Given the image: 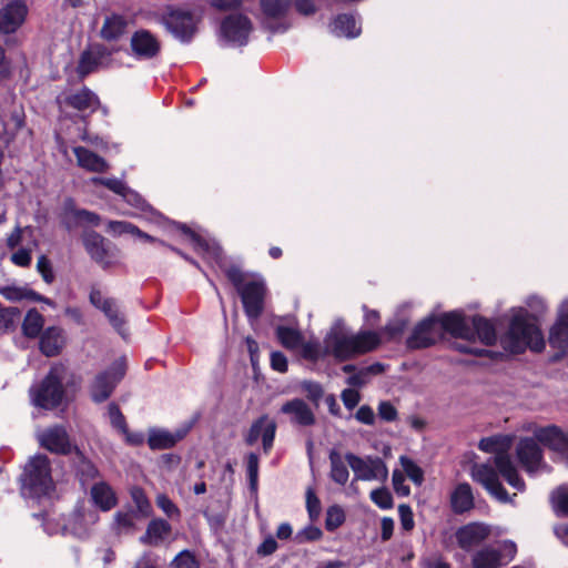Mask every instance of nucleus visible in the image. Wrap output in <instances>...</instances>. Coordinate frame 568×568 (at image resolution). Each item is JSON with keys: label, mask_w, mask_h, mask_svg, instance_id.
<instances>
[{"label": "nucleus", "mask_w": 568, "mask_h": 568, "mask_svg": "<svg viewBox=\"0 0 568 568\" xmlns=\"http://www.w3.org/2000/svg\"><path fill=\"white\" fill-rule=\"evenodd\" d=\"M500 343L505 351L514 354L523 353L526 348L540 352L545 348V339L535 318L524 308L514 310L509 328L501 336Z\"/></svg>", "instance_id": "obj_1"}, {"label": "nucleus", "mask_w": 568, "mask_h": 568, "mask_svg": "<svg viewBox=\"0 0 568 568\" xmlns=\"http://www.w3.org/2000/svg\"><path fill=\"white\" fill-rule=\"evenodd\" d=\"M226 275L241 296L246 316L257 320L263 312L267 293L264 278L258 274H246L235 266L230 267Z\"/></svg>", "instance_id": "obj_2"}, {"label": "nucleus", "mask_w": 568, "mask_h": 568, "mask_svg": "<svg viewBox=\"0 0 568 568\" xmlns=\"http://www.w3.org/2000/svg\"><path fill=\"white\" fill-rule=\"evenodd\" d=\"M53 489L49 459L44 455H36L27 463L21 476V493L26 498H40Z\"/></svg>", "instance_id": "obj_3"}, {"label": "nucleus", "mask_w": 568, "mask_h": 568, "mask_svg": "<svg viewBox=\"0 0 568 568\" xmlns=\"http://www.w3.org/2000/svg\"><path fill=\"white\" fill-rule=\"evenodd\" d=\"M510 436H494L483 438L478 447L486 453L495 455L494 464L498 473L506 479V481L517 490H524V480L519 477L514 463L508 455L511 447Z\"/></svg>", "instance_id": "obj_4"}, {"label": "nucleus", "mask_w": 568, "mask_h": 568, "mask_svg": "<svg viewBox=\"0 0 568 568\" xmlns=\"http://www.w3.org/2000/svg\"><path fill=\"white\" fill-rule=\"evenodd\" d=\"M203 10L196 6L170 8L162 21L168 31L181 42H189L197 31Z\"/></svg>", "instance_id": "obj_5"}, {"label": "nucleus", "mask_w": 568, "mask_h": 568, "mask_svg": "<svg viewBox=\"0 0 568 568\" xmlns=\"http://www.w3.org/2000/svg\"><path fill=\"white\" fill-rule=\"evenodd\" d=\"M64 374L63 365L52 366L45 378L39 385L31 387L32 404L44 409H52L60 405L64 395L62 387Z\"/></svg>", "instance_id": "obj_6"}, {"label": "nucleus", "mask_w": 568, "mask_h": 568, "mask_svg": "<svg viewBox=\"0 0 568 568\" xmlns=\"http://www.w3.org/2000/svg\"><path fill=\"white\" fill-rule=\"evenodd\" d=\"M516 552L517 547L510 540L501 541L498 547L485 546L473 555V568H499L511 561Z\"/></svg>", "instance_id": "obj_7"}, {"label": "nucleus", "mask_w": 568, "mask_h": 568, "mask_svg": "<svg viewBox=\"0 0 568 568\" xmlns=\"http://www.w3.org/2000/svg\"><path fill=\"white\" fill-rule=\"evenodd\" d=\"M82 242L85 251L103 268H110L120 261V251L97 232H84Z\"/></svg>", "instance_id": "obj_8"}, {"label": "nucleus", "mask_w": 568, "mask_h": 568, "mask_svg": "<svg viewBox=\"0 0 568 568\" xmlns=\"http://www.w3.org/2000/svg\"><path fill=\"white\" fill-rule=\"evenodd\" d=\"M349 467L354 471L356 480H381L385 481L388 476V469L385 463L378 457H358L354 454L345 456Z\"/></svg>", "instance_id": "obj_9"}, {"label": "nucleus", "mask_w": 568, "mask_h": 568, "mask_svg": "<svg viewBox=\"0 0 568 568\" xmlns=\"http://www.w3.org/2000/svg\"><path fill=\"white\" fill-rule=\"evenodd\" d=\"M253 31L251 20L241 13L227 16L221 24V36L227 44L233 47L245 45Z\"/></svg>", "instance_id": "obj_10"}, {"label": "nucleus", "mask_w": 568, "mask_h": 568, "mask_svg": "<svg viewBox=\"0 0 568 568\" xmlns=\"http://www.w3.org/2000/svg\"><path fill=\"white\" fill-rule=\"evenodd\" d=\"M124 362L118 361L109 369L97 375L90 388L92 399L95 403L106 400L112 394L115 385L124 376Z\"/></svg>", "instance_id": "obj_11"}, {"label": "nucleus", "mask_w": 568, "mask_h": 568, "mask_svg": "<svg viewBox=\"0 0 568 568\" xmlns=\"http://www.w3.org/2000/svg\"><path fill=\"white\" fill-rule=\"evenodd\" d=\"M549 345L556 357L568 353V300H564L557 311V320L549 329Z\"/></svg>", "instance_id": "obj_12"}, {"label": "nucleus", "mask_w": 568, "mask_h": 568, "mask_svg": "<svg viewBox=\"0 0 568 568\" xmlns=\"http://www.w3.org/2000/svg\"><path fill=\"white\" fill-rule=\"evenodd\" d=\"M90 303L98 310H100L109 320L110 324L121 335H125V320L118 307L115 300L103 295L100 288L92 287L89 294Z\"/></svg>", "instance_id": "obj_13"}, {"label": "nucleus", "mask_w": 568, "mask_h": 568, "mask_svg": "<svg viewBox=\"0 0 568 568\" xmlns=\"http://www.w3.org/2000/svg\"><path fill=\"white\" fill-rule=\"evenodd\" d=\"M29 9L22 0H10L0 8V32L13 33L26 21Z\"/></svg>", "instance_id": "obj_14"}, {"label": "nucleus", "mask_w": 568, "mask_h": 568, "mask_svg": "<svg viewBox=\"0 0 568 568\" xmlns=\"http://www.w3.org/2000/svg\"><path fill=\"white\" fill-rule=\"evenodd\" d=\"M471 477L481 484L487 491L497 500L507 503L509 500L506 489L498 479L496 470L487 464H476L471 468Z\"/></svg>", "instance_id": "obj_15"}, {"label": "nucleus", "mask_w": 568, "mask_h": 568, "mask_svg": "<svg viewBox=\"0 0 568 568\" xmlns=\"http://www.w3.org/2000/svg\"><path fill=\"white\" fill-rule=\"evenodd\" d=\"M37 439L43 448L55 454H68L71 452L67 430L62 426H51L37 432Z\"/></svg>", "instance_id": "obj_16"}, {"label": "nucleus", "mask_w": 568, "mask_h": 568, "mask_svg": "<svg viewBox=\"0 0 568 568\" xmlns=\"http://www.w3.org/2000/svg\"><path fill=\"white\" fill-rule=\"evenodd\" d=\"M535 438L547 446L568 465V430L562 432L556 426H548L535 430Z\"/></svg>", "instance_id": "obj_17"}, {"label": "nucleus", "mask_w": 568, "mask_h": 568, "mask_svg": "<svg viewBox=\"0 0 568 568\" xmlns=\"http://www.w3.org/2000/svg\"><path fill=\"white\" fill-rule=\"evenodd\" d=\"M518 460L529 474H535L546 467L542 462V453L532 438H521L516 447Z\"/></svg>", "instance_id": "obj_18"}, {"label": "nucleus", "mask_w": 568, "mask_h": 568, "mask_svg": "<svg viewBox=\"0 0 568 568\" xmlns=\"http://www.w3.org/2000/svg\"><path fill=\"white\" fill-rule=\"evenodd\" d=\"M130 48L136 59L149 60L158 55L161 50V42L153 33L141 29L132 34Z\"/></svg>", "instance_id": "obj_19"}, {"label": "nucleus", "mask_w": 568, "mask_h": 568, "mask_svg": "<svg viewBox=\"0 0 568 568\" xmlns=\"http://www.w3.org/2000/svg\"><path fill=\"white\" fill-rule=\"evenodd\" d=\"M173 230H176L184 236L193 246L194 251L202 254L205 258L214 261L220 264L222 261V250L215 241H207L202 239L200 235L191 231L185 225H172Z\"/></svg>", "instance_id": "obj_20"}, {"label": "nucleus", "mask_w": 568, "mask_h": 568, "mask_svg": "<svg viewBox=\"0 0 568 568\" xmlns=\"http://www.w3.org/2000/svg\"><path fill=\"white\" fill-rule=\"evenodd\" d=\"M291 6V0H260L261 19L271 30L284 29L282 20Z\"/></svg>", "instance_id": "obj_21"}, {"label": "nucleus", "mask_w": 568, "mask_h": 568, "mask_svg": "<svg viewBox=\"0 0 568 568\" xmlns=\"http://www.w3.org/2000/svg\"><path fill=\"white\" fill-rule=\"evenodd\" d=\"M111 62V52L106 49L95 45L84 51L79 60L78 73L85 77L101 68H105Z\"/></svg>", "instance_id": "obj_22"}, {"label": "nucleus", "mask_w": 568, "mask_h": 568, "mask_svg": "<svg viewBox=\"0 0 568 568\" xmlns=\"http://www.w3.org/2000/svg\"><path fill=\"white\" fill-rule=\"evenodd\" d=\"M490 527L483 523H469L456 531L458 546L470 550L490 536Z\"/></svg>", "instance_id": "obj_23"}, {"label": "nucleus", "mask_w": 568, "mask_h": 568, "mask_svg": "<svg viewBox=\"0 0 568 568\" xmlns=\"http://www.w3.org/2000/svg\"><path fill=\"white\" fill-rule=\"evenodd\" d=\"M439 334L437 317L429 316L416 325L409 338V345L415 348L427 347L435 343Z\"/></svg>", "instance_id": "obj_24"}, {"label": "nucleus", "mask_w": 568, "mask_h": 568, "mask_svg": "<svg viewBox=\"0 0 568 568\" xmlns=\"http://www.w3.org/2000/svg\"><path fill=\"white\" fill-rule=\"evenodd\" d=\"M98 520L99 515L93 510L74 511L63 525V531L82 538Z\"/></svg>", "instance_id": "obj_25"}, {"label": "nucleus", "mask_w": 568, "mask_h": 568, "mask_svg": "<svg viewBox=\"0 0 568 568\" xmlns=\"http://www.w3.org/2000/svg\"><path fill=\"white\" fill-rule=\"evenodd\" d=\"M62 223L68 230L87 225H99L100 216L93 212L77 209L71 201H68L64 205Z\"/></svg>", "instance_id": "obj_26"}, {"label": "nucleus", "mask_w": 568, "mask_h": 568, "mask_svg": "<svg viewBox=\"0 0 568 568\" xmlns=\"http://www.w3.org/2000/svg\"><path fill=\"white\" fill-rule=\"evenodd\" d=\"M90 499L101 511H109L118 504L115 491L103 480L97 481L91 486Z\"/></svg>", "instance_id": "obj_27"}, {"label": "nucleus", "mask_w": 568, "mask_h": 568, "mask_svg": "<svg viewBox=\"0 0 568 568\" xmlns=\"http://www.w3.org/2000/svg\"><path fill=\"white\" fill-rule=\"evenodd\" d=\"M171 525L161 518L152 519L145 532L140 537V542L148 546H159L163 544L171 534Z\"/></svg>", "instance_id": "obj_28"}, {"label": "nucleus", "mask_w": 568, "mask_h": 568, "mask_svg": "<svg viewBox=\"0 0 568 568\" xmlns=\"http://www.w3.org/2000/svg\"><path fill=\"white\" fill-rule=\"evenodd\" d=\"M281 412L291 417L293 423L302 426H310L314 423V414L308 405L298 398L286 402L282 407Z\"/></svg>", "instance_id": "obj_29"}, {"label": "nucleus", "mask_w": 568, "mask_h": 568, "mask_svg": "<svg viewBox=\"0 0 568 568\" xmlns=\"http://www.w3.org/2000/svg\"><path fill=\"white\" fill-rule=\"evenodd\" d=\"M187 428H181L172 433L165 429H151L148 444L151 449H168L185 437Z\"/></svg>", "instance_id": "obj_30"}, {"label": "nucleus", "mask_w": 568, "mask_h": 568, "mask_svg": "<svg viewBox=\"0 0 568 568\" xmlns=\"http://www.w3.org/2000/svg\"><path fill=\"white\" fill-rule=\"evenodd\" d=\"M73 153L77 164L89 172L103 173L109 169V164L103 158L83 146L73 148Z\"/></svg>", "instance_id": "obj_31"}, {"label": "nucleus", "mask_w": 568, "mask_h": 568, "mask_svg": "<svg viewBox=\"0 0 568 568\" xmlns=\"http://www.w3.org/2000/svg\"><path fill=\"white\" fill-rule=\"evenodd\" d=\"M327 348L339 359L356 355L354 335L331 334L326 339Z\"/></svg>", "instance_id": "obj_32"}, {"label": "nucleus", "mask_w": 568, "mask_h": 568, "mask_svg": "<svg viewBox=\"0 0 568 568\" xmlns=\"http://www.w3.org/2000/svg\"><path fill=\"white\" fill-rule=\"evenodd\" d=\"M437 320L439 329L442 328L460 338L469 339L473 336V333H470L467 327L465 318L459 313H447Z\"/></svg>", "instance_id": "obj_33"}, {"label": "nucleus", "mask_w": 568, "mask_h": 568, "mask_svg": "<svg viewBox=\"0 0 568 568\" xmlns=\"http://www.w3.org/2000/svg\"><path fill=\"white\" fill-rule=\"evenodd\" d=\"M450 507L455 514H463L474 508V495L469 484H458L450 494Z\"/></svg>", "instance_id": "obj_34"}, {"label": "nucleus", "mask_w": 568, "mask_h": 568, "mask_svg": "<svg viewBox=\"0 0 568 568\" xmlns=\"http://www.w3.org/2000/svg\"><path fill=\"white\" fill-rule=\"evenodd\" d=\"M63 103L81 112H93L99 105V100L93 92L84 88L68 95Z\"/></svg>", "instance_id": "obj_35"}, {"label": "nucleus", "mask_w": 568, "mask_h": 568, "mask_svg": "<svg viewBox=\"0 0 568 568\" xmlns=\"http://www.w3.org/2000/svg\"><path fill=\"white\" fill-rule=\"evenodd\" d=\"M63 345L62 329L58 327L47 328L40 338V349L48 357L58 355Z\"/></svg>", "instance_id": "obj_36"}, {"label": "nucleus", "mask_w": 568, "mask_h": 568, "mask_svg": "<svg viewBox=\"0 0 568 568\" xmlns=\"http://www.w3.org/2000/svg\"><path fill=\"white\" fill-rule=\"evenodd\" d=\"M128 28V20L123 16L111 14L104 19L101 28V37L104 40L113 41L121 38Z\"/></svg>", "instance_id": "obj_37"}, {"label": "nucleus", "mask_w": 568, "mask_h": 568, "mask_svg": "<svg viewBox=\"0 0 568 568\" xmlns=\"http://www.w3.org/2000/svg\"><path fill=\"white\" fill-rule=\"evenodd\" d=\"M331 31L337 37L356 38L361 27L353 16L339 14L331 24Z\"/></svg>", "instance_id": "obj_38"}, {"label": "nucleus", "mask_w": 568, "mask_h": 568, "mask_svg": "<svg viewBox=\"0 0 568 568\" xmlns=\"http://www.w3.org/2000/svg\"><path fill=\"white\" fill-rule=\"evenodd\" d=\"M141 518L134 510H119L113 516L112 529L118 534H131L136 529V520Z\"/></svg>", "instance_id": "obj_39"}, {"label": "nucleus", "mask_w": 568, "mask_h": 568, "mask_svg": "<svg viewBox=\"0 0 568 568\" xmlns=\"http://www.w3.org/2000/svg\"><path fill=\"white\" fill-rule=\"evenodd\" d=\"M0 294L11 302H18L22 300H42L41 295L36 292L28 290L27 287H20L16 285H3L0 286Z\"/></svg>", "instance_id": "obj_40"}, {"label": "nucleus", "mask_w": 568, "mask_h": 568, "mask_svg": "<svg viewBox=\"0 0 568 568\" xmlns=\"http://www.w3.org/2000/svg\"><path fill=\"white\" fill-rule=\"evenodd\" d=\"M355 351L357 354L371 352L376 348L381 342L379 335L375 332L365 331L354 335Z\"/></svg>", "instance_id": "obj_41"}, {"label": "nucleus", "mask_w": 568, "mask_h": 568, "mask_svg": "<svg viewBox=\"0 0 568 568\" xmlns=\"http://www.w3.org/2000/svg\"><path fill=\"white\" fill-rule=\"evenodd\" d=\"M44 324L43 316L36 310L28 311L22 323V331L28 337H36Z\"/></svg>", "instance_id": "obj_42"}, {"label": "nucleus", "mask_w": 568, "mask_h": 568, "mask_svg": "<svg viewBox=\"0 0 568 568\" xmlns=\"http://www.w3.org/2000/svg\"><path fill=\"white\" fill-rule=\"evenodd\" d=\"M475 334L485 345H491L496 341V332L493 324L483 317L473 318Z\"/></svg>", "instance_id": "obj_43"}, {"label": "nucleus", "mask_w": 568, "mask_h": 568, "mask_svg": "<svg viewBox=\"0 0 568 568\" xmlns=\"http://www.w3.org/2000/svg\"><path fill=\"white\" fill-rule=\"evenodd\" d=\"M331 462V478L339 484L345 485L348 480L349 473L347 466L342 460L341 455L337 452H331L329 454Z\"/></svg>", "instance_id": "obj_44"}, {"label": "nucleus", "mask_w": 568, "mask_h": 568, "mask_svg": "<svg viewBox=\"0 0 568 568\" xmlns=\"http://www.w3.org/2000/svg\"><path fill=\"white\" fill-rule=\"evenodd\" d=\"M276 335L281 342V344L288 349H297L302 345V335L297 329L278 326L276 329Z\"/></svg>", "instance_id": "obj_45"}, {"label": "nucleus", "mask_w": 568, "mask_h": 568, "mask_svg": "<svg viewBox=\"0 0 568 568\" xmlns=\"http://www.w3.org/2000/svg\"><path fill=\"white\" fill-rule=\"evenodd\" d=\"M131 498L135 505V513L141 517H149L152 513V506L145 496L144 491L139 487L131 489Z\"/></svg>", "instance_id": "obj_46"}, {"label": "nucleus", "mask_w": 568, "mask_h": 568, "mask_svg": "<svg viewBox=\"0 0 568 568\" xmlns=\"http://www.w3.org/2000/svg\"><path fill=\"white\" fill-rule=\"evenodd\" d=\"M399 463L408 478L415 485L420 486L424 481V471L422 470V468L414 460L406 456H400Z\"/></svg>", "instance_id": "obj_47"}, {"label": "nucleus", "mask_w": 568, "mask_h": 568, "mask_svg": "<svg viewBox=\"0 0 568 568\" xmlns=\"http://www.w3.org/2000/svg\"><path fill=\"white\" fill-rule=\"evenodd\" d=\"M551 501L557 514L568 515V486L557 488L551 495Z\"/></svg>", "instance_id": "obj_48"}, {"label": "nucleus", "mask_w": 568, "mask_h": 568, "mask_svg": "<svg viewBox=\"0 0 568 568\" xmlns=\"http://www.w3.org/2000/svg\"><path fill=\"white\" fill-rule=\"evenodd\" d=\"M89 183L92 185H100V184L104 185L110 191L119 194L120 196L122 195L123 192H125V187H126L124 182L116 178H92V179H90Z\"/></svg>", "instance_id": "obj_49"}, {"label": "nucleus", "mask_w": 568, "mask_h": 568, "mask_svg": "<svg viewBox=\"0 0 568 568\" xmlns=\"http://www.w3.org/2000/svg\"><path fill=\"white\" fill-rule=\"evenodd\" d=\"M345 520V515L339 506H332L327 509L325 526L329 531L338 528Z\"/></svg>", "instance_id": "obj_50"}, {"label": "nucleus", "mask_w": 568, "mask_h": 568, "mask_svg": "<svg viewBox=\"0 0 568 568\" xmlns=\"http://www.w3.org/2000/svg\"><path fill=\"white\" fill-rule=\"evenodd\" d=\"M106 231L114 236H120L123 234L135 235L138 227L125 221H110L108 223Z\"/></svg>", "instance_id": "obj_51"}, {"label": "nucleus", "mask_w": 568, "mask_h": 568, "mask_svg": "<svg viewBox=\"0 0 568 568\" xmlns=\"http://www.w3.org/2000/svg\"><path fill=\"white\" fill-rule=\"evenodd\" d=\"M108 416L114 428L120 433H126V422L118 405L112 403L108 406Z\"/></svg>", "instance_id": "obj_52"}, {"label": "nucleus", "mask_w": 568, "mask_h": 568, "mask_svg": "<svg viewBox=\"0 0 568 568\" xmlns=\"http://www.w3.org/2000/svg\"><path fill=\"white\" fill-rule=\"evenodd\" d=\"M261 438L263 442V448L264 452L267 453L272 445L275 437V430H276V424L271 420L267 416H265V424H263V428L261 429Z\"/></svg>", "instance_id": "obj_53"}, {"label": "nucleus", "mask_w": 568, "mask_h": 568, "mask_svg": "<svg viewBox=\"0 0 568 568\" xmlns=\"http://www.w3.org/2000/svg\"><path fill=\"white\" fill-rule=\"evenodd\" d=\"M78 474L83 485L95 479L99 475L97 467L89 460L82 459L78 466Z\"/></svg>", "instance_id": "obj_54"}, {"label": "nucleus", "mask_w": 568, "mask_h": 568, "mask_svg": "<svg viewBox=\"0 0 568 568\" xmlns=\"http://www.w3.org/2000/svg\"><path fill=\"white\" fill-rule=\"evenodd\" d=\"M156 506L170 518H179L180 510L176 505L164 494H160L155 499Z\"/></svg>", "instance_id": "obj_55"}, {"label": "nucleus", "mask_w": 568, "mask_h": 568, "mask_svg": "<svg viewBox=\"0 0 568 568\" xmlns=\"http://www.w3.org/2000/svg\"><path fill=\"white\" fill-rule=\"evenodd\" d=\"M371 499L382 509H389L393 506L390 493L385 488L374 489L371 493Z\"/></svg>", "instance_id": "obj_56"}, {"label": "nucleus", "mask_w": 568, "mask_h": 568, "mask_svg": "<svg viewBox=\"0 0 568 568\" xmlns=\"http://www.w3.org/2000/svg\"><path fill=\"white\" fill-rule=\"evenodd\" d=\"M246 469L252 489H256L258 478V457L251 453L247 455Z\"/></svg>", "instance_id": "obj_57"}, {"label": "nucleus", "mask_w": 568, "mask_h": 568, "mask_svg": "<svg viewBox=\"0 0 568 568\" xmlns=\"http://www.w3.org/2000/svg\"><path fill=\"white\" fill-rule=\"evenodd\" d=\"M171 568H199V565L193 555L182 551L174 558Z\"/></svg>", "instance_id": "obj_58"}, {"label": "nucleus", "mask_w": 568, "mask_h": 568, "mask_svg": "<svg viewBox=\"0 0 568 568\" xmlns=\"http://www.w3.org/2000/svg\"><path fill=\"white\" fill-rule=\"evenodd\" d=\"M306 507L311 519H316L320 516L321 503L311 488L306 491Z\"/></svg>", "instance_id": "obj_59"}, {"label": "nucleus", "mask_w": 568, "mask_h": 568, "mask_svg": "<svg viewBox=\"0 0 568 568\" xmlns=\"http://www.w3.org/2000/svg\"><path fill=\"white\" fill-rule=\"evenodd\" d=\"M398 514H399L402 528L406 531L412 530L415 525L412 508L407 505H399Z\"/></svg>", "instance_id": "obj_60"}, {"label": "nucleus", "mask_w": 568, "mask_h": 568, "mask_svg": "<svg viewBox=\"0 0 568 568\" xmlns=\"http://www.w3.org/2000/svg\"><path fill=\"white\" fill-rule=\"evenodd\" d=\"M393 487L397 495L406 497L409 495L410 489L405 485V476L399 470H394L392 476Z\"/></svg>", "instance_id": "obj_61"}, {"label": "nucleus", "mask_w": 568, "mask_h": 568, "mask_svg": "<svg viewBox=\"0 0 568 568\" xmlns=\"http://www.w3.org/2000/svg\"><path fill=\"white\" fill-rule=\"evenodd\" d=\"M121 196L126 203L134 207H138L142 211H145L148 209V205L145 201L141 197V195L138 194L135 191L129 189L128 186L125 187V192H123Z\"/></svg>", "instance_id": "obj_62"}, {"label": "nucleus", "mask_w": 568, "mask_h": 568, "mask_svg": "<svg viewBox=\"0 0 568 568\" xmlns=\"http://www.w3.org/2000/svg\"><path fill=\"white\" fill-rule=\"evenodd\" d=\"M37 270L41 274L42 278L47 283H51L54 280V275L51 268L50 261L44 256H40L37 262Z\"/></svg>", "instance_id": "obj_63"}, {"label": "nucleus", "mask_w": 568, "mask_h": 568, "mask_svg": "<svg viewBox=\"0 0 568 568\" xmlns=\"http://www.w3.org/2000/svg\"><path fill=\"white\" fill-rule=\"evenodd\" d=\"M341 397L344 406L348 409H353L361 400L359 393L354 388L344 389Z\"/></svg>", "instance_id": "obj_64"}]
</instances>
